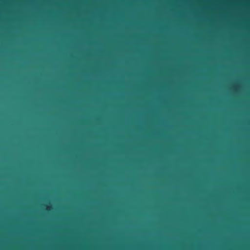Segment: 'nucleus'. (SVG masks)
<instances>
[{"mask_svg":"<svg viewBox=\"0 0 250 250\" xmlns=\"http://www.w3.org/2000/svg\"><path fill=\"white\" fill-rule=\"evenodd\" d=\"M99 144V142H1V148L6 144Z\"/></svg>","mask_w":250,"mask_h":250,"instance_id":"1","label":"nucleus"},{"mask_svg":"<svg viewBox=\"0 0 250 250\" xmlns=\"http://www.w3.org/2000/svg\"><path fill=\"white\" fill-rule=\"evenodd\" d=\"M1 141H99V139H5L1 133Z\"/></svg>","mask_w":250,"mask_h":250,"instance_id":"2","label":"nucleus"},{"mask_svg":"<svg viewBox=\"0 0 250 250\" xmlns=\"http://www.w3.org/2000/svg\"><path fill=\"white\" fill-rule=\"evenodd\" d=\"M0 208H2V202H0Z\"/></svg>","mask_w":250,"mask_h":250,"instance_id":"3","label":"nucleus"},{"mask_svg":"<svg viewBox=\"0 0 250 250\" xmlns=\"http://www.w3.org/2000/svg\"><path fill=\"white\" fill-rule=\"evenodd\" d=\"M0 208H2V202H0Z\"/></svg>","mask_w":250,"mask_h":250,"instance_id":"4","label":"nucleus"},{"mask_svg":"<svg viewBox=\"0 0 250 250\" xmlns=\"http://www.w3.org/2000/svg\"><path fill=\"white\" fill-rule=\"evenodd\" d=\"M0 208H2V202H0Z\"/></svg>","mask_w":250,"mask_h":250,"instance_id":"5","label":"nucleus"},{"mask_svg":"<svg viewBox=\"0 0 250 250\" xmlns=\"http://www.w3.org/2000/svg\"><path fill=\"white\" fill-rule=\"evenodd\" d=\"M0 208H2V202H0Z\"/></svg>","mask_w":250,"mask_h":250,"instance_id":"6","label":"nucleus"},{"mask_svg":"<svg viewBox=\"0 0 250 250\" xmlns=\"http://www.w3.org/2000/svg\"><path fill=\"white\" fill-rule=\"evenodd\" d=\"M0 208H2V202H0Z\"/></svg>","mask_w":250,"mask_h":250,"instance_id":"7","label":"nucleus"},{"mask_svg":"<svg viewBox=\"0 0 250 250\" xmlns=\"http://www.w3.org/2000/svg\"><path fill=\"white\" fill-rule=\"evenodd\" d=\"M0 44H1V45L2 44V43H1V42L0 43Z\"/></svg>","mask_w":250,"mask_h":250,"instance_id":"8","label":"nucleus"},{"mask_svg":"<svg viewBox=\"0 0 250 250\" xmlns=\"http://www.w3.org/2000/svg\"><path fill=\"white\" fill-rule=\"evenodd\" d=\"M0 211H1V212L2 211V210H1V209L0 210Z\"/></svg>","mask_w":250,"mask_h":250,"instance_id":"9","label":"nucleus"}]
</instances>
